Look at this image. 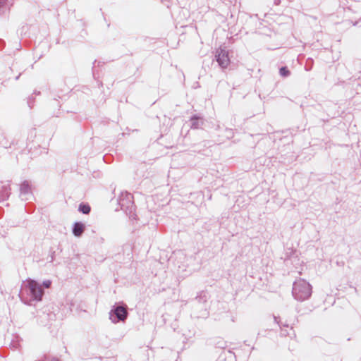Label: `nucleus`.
Wrapping results in <instances>:
<instances>
[{
	"label": "nucleus",
	"mask_w": 361,
	"mask_h": 361,
	"mask_svg": "<svg viewBox=\"0 0 361 361\" xmlns=\"http://www.w3.org/2000/svg\"><path fill=\"white\" fill-rule=\"evenodd\" d=\"M312 293V286L303 279H297L293 285L292 294L298 301L309 299Z\"/></svg>",
	"instance_id": "obj_1"
},
{
	"label": "nucleus",
	"mask_w": 361,
	"mask_h": 361,
	"mask_svg": "<svg viewBox=\"0 0 361 361\" xmlns=\"http://www.w3.org/2000/svg\"><path fill=\"white\" fill-rule=\"evenodd\" d=\"M24 286L27 288V291L33 300H42L44 291L39 283L34 280L27 279L24 282Z\"/></svg>",
	"instance_id": "obj_2"
},
{
	"label": "nucleus",
	"mask_w": 361,
	"mask_h": 361,
	"mask_svg": "<svg viewBox=\"0 0 361 361\" xmlns=\"http://www.w3.org/2000/svg\"><path fill=\"white\" fill-rule=\"evenodd\" d=\"M109 319L116 324L118 322H124L128 316L126 307L123 306H114L110 310Z\"/></svg>",
	"instance_id": "obj_3"
},
{
	"label": "nucleus",
	"mask_w": 361,
	"mask_h": 361,
	"mask_svg": "<svg viewBox=\"0 0 361 361\" xmlns=\"http://www.w3.org/2000/svg\"><path fill=\"white\" fill-rule=\"evenodd\" d=\"M215 59L221 68H227L230 64L228 51L225 48L219 47L215 51Z\"/></svg>",
	"instance_id": "obj_4"
},
{
	"label": "nucleus",
	"mask_w": 361,
	"mask_h": 361,
	"mask_svg": "<svg viewBox=\"0 0 361 361\" xmlns=\"http://www.w3.org/2000/svg\"><path fill=\"white\" fill-rule=\"evenodd\" d=\"M119 204L122 209L125 211L129 209L131 212L133 207L131 195L129 193L122 194L119 199Z\"/></svg>",
	"instance_id": "obj_5"
},
{
	"label": "nucleus",
	"mask_w": 361,
	"mask_h": 361,
	"mask_svg": "<svg viewBox=\"0 0 361 361\" xmlns=\"http://www.w3.org/2000/svg\"><path fill=\"white\" fill-rule=\"evenodd\" d=\"M85 229V225L81 222H76L73 225V233L76 237H80Z\"/></svg>",
	"instance_id": "obj_6"
},
{
	"label": "nucleus",
	"mask_w": 361,
	"mask_h": 361,
	"mask_svg": "<svg viewBox=\"0 0 361 361\" xmlns=\"http://www.w3.org/2000/svg\"><path fill=\"white\" fill-rule=\"evenodd\" d=\"M30 186L27 182H24L20 185V195L24 200H29Z\"/></svg>",
	"instance_id": "obj_7"
},
{
	"label": "nucleus",
	"mask_w": 361,
	"mask_h": 361,
	"mask_svg": "<svg viewBox=\"0 0 361 361\" xmlns=\"http://www.w3.org/2000/svg\"><path fill=\"white\" fill-rule=\"evenodd\" d=\"M202 120L198 118H192L191 120V127L198 128L202 124Z\"/></svg>",
	"instance_id": "obj_8"
},
{
	"label": "nucleus",
	"mask_w": 361,
	"mask_h": 361,
	"mask_svg": "<svg viewBox=\"0 0 361 361\" xmlns=\"http://www.w3.org/2000/svg\"><path fill=\"white\" fill-rule=\"evenodd\" d=\"M8 195L9 192L6 188H3L2 190H0V201L4 200Z\"/></svg>",
	"instance_id": "obj_9"
},
{
	"label": "nucleus",
	"mask_w": 361,
	"mask_h": 361,
	"mask_svg": "<svg viewBox=\"0 0 361 361\" xmlns=\"http://www.w3.org/2000/svg\"><path fill=\"white\" fill-rule=\"evenodd\" d=\"M79 211L87 214L90 212V207L87 204H80L79 206Z\"/></svg>",
	"instance_id": "obj_10"
},
{
	"label": "nucleus",
	"mask_w": 361,
	"mask_h": 361,
	"mask_svg": "<svg viewBox=\"0 0 361 361\" xmlns=\"http://www.w3.org/2000/svg\"><path fill=\"white\" fill-rule=\"evenodd\" d=\"M280 75L281 76L286 77L290 75L289 71L286 67H282L280 68Z\"/></svg>",
	"instance_id": "obj_11"
},
{
	"label": "nucleus",
	"mask_w": 361,
	"mask_h": 361,
	"mask_svg": "<svg viewBox=\"0 0 361 361\" xmlns=\"http://www.w3.org/2000/svg\"><path fill=\"white\" fill-rule=\"evenodd\" d=\"M51 281L50 280H46L43 282V286L48 288L50 287Z\"/></svg>",
	"instance_id": "obj_12"
},
{
	"label": "nucleus",
	"mask_w": 361,
	"mask_h": 361,
	"mask_svg": "<svg viewBox=\"0 0 361 361\" xmlns=\"http://www.w3.org/2000/svg\"><path fill=\"white\" fill-rule=\"evenodd\" d=\"M4 3V0H0V6L3 5Z\"/></svg>",
	"instance_id": "obj_13"
},
{
	"label": "nucleus",
	"mask_w": 361,
	"mask_h": 361,
	"mask_svg": "<svg viewBox=\"0 0 361 361\" xmlns=\"http://www.w3.org/2000/svg\"><path fill=\"white\" fill-rule=\"evenodd\" d=\"M51 361H59V360L56 359H53Z\"/></svg>",
	"instance_id": "obj_14"
}]
</instances>
